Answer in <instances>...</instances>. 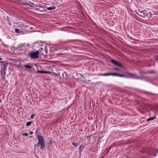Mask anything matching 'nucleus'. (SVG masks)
Returning a JSON list of instances; mask_svg holds the SVG:
<instances>
[{
  "label": "nucleus",
  "instance_id": "1",
  "mask_svg": "<svg viewBox=\"0 0 158 158\" xmlns=\"http://www.w3.org/2000/svg\"><path fill=\"white\" fill-rule=\"evenodd\" d=\"M37 137L38 142L35 146L40 147L41 149H43L44 147V140L43 137L41 135H37Z\"/></svg>",
  "mask_w": 158,
  "mask_h": 158
},
{
  "label": "nucleus",
  "instance_id": "2",
  "mask_svg": "<svg viewBox=\"0 0 158 158\" xmlns=\"http://www.w3.org/2000/svg\"><path fill=\"white\" fill-rule=\"evenodd\" d=\"M30 22L28 21L23 23H19L17 26V27L22 30H25L27 27H30Z\"/></svg>",
  "mask_w": 158,
  "mask_h": 158
},
{
  "label": "nucleus",
  "instance_id": "3",
  "mask_svg": "<svg viewBox=\"0 0 158 158\" xmlns=\"http://www.w3.org/2000/svg\"><path fill=\"white\" fill-rule=\"evenodd\" d=\"M157 152V150L155 148L149 149H148V154L150 157L155 156Z\"/></svg>",
  "mask_w": 158,
  "mask_h": 158
},
{
  "label": "nucleus",
  "instance_id": "4",
  "mask_svg": "<svg viewBox=\"0 0 158 158\" xmlns=\"http://www.w3.org/2000/svg\"><path fill=\"white\" fill-rule=\"evenodd\" d=\"M39 51L31 52L28 54V56L32 59H37L39 58Z\"/></svg>",
  "mask_w": 158,
  "mask_h": 158
},
{
  "label": "nucleus",
  "instance_id": "5",
  "mask_svg": "<svg viewBox=\"0 0 158 158\" xmlns=\"http://www.w3.org/2000/svg\"><path fill=\"white\" fill-rule=\"evenodd\" d=\"M147 12V11L146 10L142 11L139 10L138 12H137V14L140 16L144 18L145 17V14Z\"/></svg>",
  "mask_w": 158,
  "mask_h": 158
},
{
  "label": "nucleus",
  "instance_id": "6",
  "mask_svg": "<svg viewBox=\"0 0 158 158\" xmlns=\"http://www.w3.org/2000/svg\"><path fill=\"white\" fill-rule=\"evenodd\" d=\"M120 76L122 77L123 76V75H121L119 74L116 73H106L103 74V76Z\"/></svg>",
  "mask_w": 158,
  "mask_h": 158
},
{
  "label": "nucleus",
  "instance_id": "7",
  "mask_svg": "<svg viewBox=\"0 0 158 158\" xmlns=\"http://www.w3.org/2000/svg\"><path fill=\"white\" fill-rule=\"evenodd\" d=\"M110 62L111 63H112L113 64H114V65H117L118 66L121 67L122 66V65L121 63H120L118 62L117 61L115 60H114V59H111L110 60Z\"/></svg>",
  "mask_w": 158,
  "mask_h": 158
},
{
  "label": "nucleus",
  "instance_id": "8",
  "mask_svg": "<svg viewBox=\"0 0 158 158\" xmlns=\"http://www.w3.org/2000/svg\"><path fill=\"white\" fill-rule=\"evenodd\" d=\"M128 77L130 78L140 79V78L139 77L137 76L136 75L133 74L132 73H129L128 74Z\"/></svg>",
  "mask_w": 158,
  "mask_h": 158
},
{
  "label": "nucleus",
  "instance_id": "9",
  "mask_svg": "<svg viewBox=\"0 0 158 158\" xmlns=\"http://www.w3.org/2000/svg\"><path fill=\"white\" fill-rule=\"evenodd\" d=\"M14 31L16 33L20 34H22L23 32L22 30L17 28H15Z\"/></svg>",
  "mask_w": 158,
  "mask_h": 158
},
{
  "label": "nucleus",
  "instance_id": "10",
  "mask_svg": "<svg viewBox=\"0 0 158 158\" xmlns=\"http://www.w3.org/2000/svg\"><path fill=\"white\" fill-rule=\"evenodd\" d=\"M152 14L151 12L147 13L145 14V17L146 16L148 18H150L151 17Z\"/></svg>",
  "mask_w": 158,
  "mask_h": 158
},
{
  "label": "nucleus",
  "instance_id": "11",
  "mask_svg": "<svg viewBox=\"0 0 158 158\" xmlns=\"http://www.w3.org/2000/svg\"><path fill=\"white\" fill-rule=\"evenodd\" d=\"M156 118V116H153V117H150L148 118L147 120V121H150Z\"/></svg>",
  "mask_w": 158,
  "mask_h": 158
},
{
  "label": "nucleus",
  "instance_id": "12",
  "mask_svg": "<svg viewBox=\"0 0 158 158\" xmlns=\"http://www.w3.org/2000/svg\"><path fill=\"white\" fill-rule=\"evenodd\" d=\"M24 66L26 69H31L32 68V66L28 65H25Z\"/></svg>",
  "mask_w": 158,
  "mask_h": 158
},
{
  "label": "nucleus",
  "instance_id": "13",
  "mask_svg": "<svg viewBox=\"0 0 158 158\" xmlns=\"http://www.w3.org/2000/svg\"><path fill=\"white\" fill-rule=\"evenodd\" d=\"M55 8V7L54 6H50L49 7L47 8V9L49 10H51L54 9Z\"/></svg>",
  "mask_w": 158,
  "mask_h": 158
},
{
  "label": "nucleus",
  "instance_id": "14",
  "mask_svg": "<svg viewBox=\"0 0 158 158\" xmlns=\"http://www.w3.org/2000/svg\"><path fill=\"white\" fill-rule=\"evenodd\" d=\"M84 148V147L82 145H81L79 148V151H80V152H81V151L82 150V149Z\"/></svg>",
  "mask_w": 158,
  "mask_h": 158
},
{
  "label": "nucleus",
  "instance_id": "15",
  "mask_svg": "<svg viewBox=\"0 0 158 158\" xmlns=\"http://www.w3.org/2000/svg\"><path fill=\"white\" fill-rule=\"evenodd\" d=\"M31 123H32L31 121L27 122L26 123V125L27 126H29L31 125Z\"/></svg>",
  "mask_w": 158,
  "mask_h": 158
},
{
  "label": "nucleus",
  "instance_id": "16",
  "mask_svg": "<svg viewBox=\"0 0 158 158\" xmlns=\"http://www.w3.org/2000/svg\"><path fill=\"white\" fill-rule=\"evenodd\" d=\"M37 72L40 73H44L45 71H41V70H38L37 71Z\"/></svg>",
  "mask_w": 158,
  "mask_h": 158
},
{
  "label": "nucleus",
  "instance_id": "17",
  "mask_svg": "<svg viewBox=\"0 0 158 158\" xmlns=\"http://www.w3.org/2000/svg\"><path fill=\"white\" fill-rule=\"evenodd\" d=\"M72 144L74 146L77 147L78 144V143H77L72 142Z\"/></svg>",
  "mask_w": 158,
  "mask_h": 158
},
{
  "label": "nucleus",
  "instance_id": "18",
  "mask_svg": "<svg viewBox=\"0 0 158 158\" xmlns=\"http://www.w3.org/2000/svg\"><path fill=\"white\" fill-rule=\"evenodd\" d=\"M51 72L49 71H45L44 73L50 74L51 73Z\"/></svg>",
  "mask_w": 158,
  "mask_h": 158
},
{
  "label": "nucleus",
  "instance_id": "19",
  "mask_svg": "<svg viewBox=\"0 0 158 158\" xmlns=\"http://www.w3.org/2000/svg\"><path fill=\"white\" fill-rule=\"evenodd\" d=\"M22 135L23 136H28V134L27 133H25L23 134H22Z\"/></svg>",
  "mask_w": 158,
  "mask_h": 158
},
{
  "label": "nucleus",
  "instance_id": "20",
  "mask_svg": "<svg viewBox=\"0 0 158 158\" xmlns=\"http://www.w3.org/2000/svg\"><path fill=\"white\" fill-rule=\"evenodd\" d=\"M98 76H103V74L100 73L98 74Z\"/></svg>",
  "mask_w": 158,
  "mask_h": 158
},
{
  "label": "nucleus",
  "instance_id": "21",
  "mask_svg": "<svg viewBox=\"0 0 158 158\" xmlns=\"http://www.w3.org/2000/svg\"><path fill=\"white\" fill-rule=\"evenodd\" d=\"M29 132V134L31 135L33 133L31 131H30Z\"/></svg>",
  "mask_w": 158,
  "mask_h": 158
},
{
  "label": "nucleus",
  "instance_id": "22",
  "mask_svg": "<svg viewBox=\"0 0 158 158\" xmlns=\"http://www.w3.org/2000/svg\"><path fill=\"white\" fill-rule=\"evenodd\" d=\"M16 66L17 68H21V67H20V65H16Z\"/></svg>",
  "mask_w": 158,
  "mask_h": 158
},
{
  "label": "nucleus",
  "instance_id": "23",
  "mask_svg": "<svg viewBox=\"0 0 158 158\" xmlns=\"http://www.w3.org/2000/svg\"><path fill=\"white\" fill-rule=\"evenodd\" d=\"M34 115L33 114H32L31 116V118H33L34 117Z\"/></svg>",
  "mask_w": 158,
  "mask_h": 158
},
{
  "label": "nucleus",
  "instance_id": "24",
  "mask_svg": "<svg viewBox=\"0 0 158 158\" xmlns=\"http://www.w3.org/2000/svg\"><path fill=\"white\" fill-rule=\"evenodd\" d=\"M2 60V58L1 57H0V60Z\"/></svg>",
  "mask_w": 158,
  "mask_h": 158
},
{
  "label": "nucleus",
  "instance_id": "25",
  "mask_svg": "<svg viewBox=\"0 0 158 158\" xmlns=\"http://www.w3.org/2000/svg\"><path fill=\"white\" fill-rule=\"evenodd\" d=\"M3 74L5 75V73L4 72V73H3Z\"/></svg>",
  "mask_w": 158,
  "mask_h": 158
},
{
  "label": "nucleus",
  "instance_id": "26",
  "mask_svg": "<svg viewBox=\"0 0 158 158\" xmlns=\"http://www.w3.org/2000/svg\"><path fill=\"white\" fill-rule=\"evenodd\" d=\"M28 5H29L30 6H32L31 5H29V4H28Z\"/></svg>",
  "mask_w": 158,
  "mask_h": 158
}]
</instances>
